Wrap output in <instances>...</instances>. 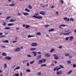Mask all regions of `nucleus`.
I'll use <instances>...</instances> for the list:
<instances>
[{
	"label": "nucleus",
	"instance_id": "49530a36",
	"mask_svg": "<svg viewBox=\"0 0 76 76\" xmlns=\"http://www.w3.org/2000/svg\"><path fill=\"white\" fill-rule=\"evenodd\" d=\"M69 30L68 29L67 30H65V32H69Z\"/></svg>",
	"mask_w": 76,
	"mask_h": 76
},
{
	"label": "nucleus",
	"instance_id": "72a5a7b5",
	"mask_svg": "<svg viewBox=\"0 0 76 76\" xmlns=\"http://www.w3.org/2000/svg\"><path fill=\"white\" fill-rule=\"evenodd\" d=\"M72 72V70H71L69 71L67 73V74H70V73H71Z\"/></svg>",
	"mask_w": 76,
	"mask_h": 76
},
{
	"label": "nucleus",
	"instance_id": "f3484780",
	"mask_svg": "<svg viewBox=\"0 0 76 76\" xmlns=\"http://www.w3.org/2000/svg\"><path fill=\"white\" fill-rule=\"evenodd\" d=\"M36 35H37L40 36V35H41V33L39 32L36 34Z\"/></svg>",
	"mask_w": 76,
	"mask_h": 76
},
{
	"label": "nucleus",
	"instance_id": "7c9ffc66",
	"mask_svg": "<svg viewBox=\"0 0 76 76\" xmlns=\"http://www.w3.org/2000/svg\"><path fill=\"white\" fill-rule=\"evenodd\" d=\"M42 61H43V63H45V62L46 61V59H42Z\"/></svg>",
	"mask_w": 76,
	"mask_h": 76
},
{
	"label": "nucleus",
	"instance_id": "dca6fc26",
	"mask_svg": "<svg viewBox=\"0 0 76 76\" xmlns=\"http://www.w3.org/2000/svg\"><path fill=\"white\" fill-rule=\"evenodd\" d=\"M4 43H9V40H5L2 41Z\"/></svg>",
	"mask_w": 76,
	"mask_h": 76
},
{
	"label": "nucleus",
	"instance_id": "3c124183",
	"mask_svg": "<svg viewBox=\"0 0 76 76\" xmlns=\"http://www.w3.org/2000/svg\"><path fill=\"white\" fill-rule=\"evenodd\" d=\"M41 73L40 72H38L37 73L38 75H41Z\"/></svg>",
	"mask_w": 76,
	"mask_h": 76
},
{
	"label": "nucleus",
	"instance_id": "f03ea898",
	"mask_svg": "<svg viewBox=\"0 0 76 76\" xmlns=\"http://www.w3.org/2000/svg\"><path fill=\"white\" fill-rule=\"evenodd\" d=\"M33 18H36V19H42V17H39V16H37L35 15H33L32 16Z\"/></svg>",
	"mask_w": 76,
	"mask_h": 76
},
{
	"label": "nucleus",
	"instance_id": "f8f14e48",
	"mask_svg": "<svg viewBox=\"0 0 76 76\" xmlns=\"http://www.w3.org/2000/svg\"><path fill=\"white\" fill-rule=\"evenodd\" d=\"M60 26H66V25L63 24V25H61L59 26V28H61V29H62L63 28Z\"/></svg>",
	"mask_w": 76,
	"mask_h": 76
},
{
	"label": "nucleus",
	"instance_id": "4be33fe9",
	"mask_svg": "<svg viewBox=\"0 0 76 76\" xmlns=\"http://www.w3.org/2000/svg\"><path fill=\"white\" fill-rule=\"evenodd\" d=\"M25 10L26 11V12H30V10H29L27 8H26L25 9Z\"/></svg>",
	"mask_w": 76,
	"mask_h": 76
},
{
	"label": "nucleus",
	"instance_id": "13d9d810",
	"mask_svg": "<svg viewBox=\"0 0 76 76\" xmlns=\"http://www.w3.org/2000/svg\"><path fill=\"white\" fill-rule=\"evenodd\" d=\"M3 25H4H4H6V23H3V24H2Z\"/></svg>",
	"mask_w": 76,
	"mask_h": 76
},
{
	"label": "nucleus",
	"instance_id": "5fc2aeb1",
	"mask_svg": "<svg viewBox=\"0 0 76 76\" xmlns=\"http://www.w3.org/2000/svg\"><path fill=\"white\" fill-rule=\"evenodd\" d=\"M62 47L61 46H60L58 47L59 48H60V49H61L62 48Z\"/></svg>",
	"mask_w": 76,
	"mask_h": 76
},
{
	"label": "nucleus",
	"instance_id": "393cba45",
	"mask_svg": "<svg viewBox=\"0 0 76 76\" xmlns=\"http://www.w3.org/2000/svg\"><path fill=\"white\" fill-rule=\"evenodd\" d=\"M20 67L19 66H18L17 68H16L14 70H18V69H20Z\"/></svg>",
	"mask_w": 76,
	"mask_h": 76
},
{
	"label": "nucleus",
	"instance_id": "79ce46f5",
	"mask_svg": "<svg viewBox=\"0 0 76 76\" xmlns=\"http://www.w3.org/2000/svg\"><path fill=\"white\" fill-rule=\"evenodd\" d=\"M50 25H46L45 26V28H47V27H49Z\"/></svg>",
	"mask_w": 76,
	"mask_h": 76
},
{
	"label": "nucleus",
	"instance_id": "58836bf2",
	"mask_svg": "<svg viewBox=\"0 0 76 76\" xmlns=\"http://www.w3.org/2000/svg\"><path fill=\"white\" fill-rule=\"evenodd\" d=\"M26 71L27 72H31V71L30 70V69H26Z\"/></svg>",
	"mask_w": 76,
	"mask_h": 76
},
{
	"label": "nucleus",
	"instance_id": "412c9836",
	"mask_svg": "<svg viewBox=\"0 0 76 76\" xmlns=\"http://www.w3.org/2000/svg\"><path fill=\"white\" fill-rule=\"evenodd\" d=\"M35 37V36H31L30 35H29L28 36V38H31V37Z\"/></svg>",
	"mask_w": 76,
	"mask_h": 76
},
{
	"label": "nucleus",
	"instance_id": "338daca9",
	"mask_svg": "<svg viewBox=\"0 0 76 76\" xmlns=\"http://www.w3.org/2000/svg\"><path fill=\"white\" fill-rule=\"evenodd\" d=\"M26 60H25L24 61H23V63H25V62H26Z\"/></svg>",
	"mask_w": 76,
	"mask_h": 76
},
{
	"label": "nucleus",
	"instance_id": "69168bd1",
	"mask_svg": "<svg viewBox=\"0 0 76 76\" xmlns=\"http://www.w3.org/2000/svg\"><path fill=\"white\" fill-rule=\"evenodd\" d=\"M56 13L57 15H58V11H57V12H56Z\"/></svg>",
	"mask_w": 76,
	"mask_h": 76
},
{
	"label": "nucleus",
	"instance_id": "a878e982",
	"mask_svg": "<svg viewBox=\"0 0 76 76\" xmlns=\"http://www.w3.org/2000/svg\"><path fill=\"white\" fill-rule=\"evenodd\" d=\"M5 29L6 30L7 29H10V28L5 27Z\"/></svg>",
	"mask_w": 76,
	"mask_h": 76
},
{
	"label": "nucleus",
	"instance_id": "37998d69",
	"mask_svg": "<svg viewBox=\"0 0 76 76\" xmlns=\"http://www.w3.org/2000/svg\"><path fill=\"white\" fill-rule=\"evenodd\" d=\"M54 51V49H51V50H50V53H52L53 51Z\"/></svg>",
	"mask_w": 76,
	"mask_h": 76
},
{
	"label": "nucleus",
	"instance_id": "ddd939ff",
	"mask_svg": "<svg viewBox=\"0 0 76 76\" xmlns=\"http://www.w3.org/2000/svg\"><path fill=\"white\" fill-rule=\"evenodd\" d=\"M32 53L33 54H34V56L35 57H36V56H37V53L33 51L32 52Z\"/></svg>",
	"mask_w": 76,
	"mask_h": 76
},
{
	"label": "nucleus",
	"instance_id": "7ed1b4c3",
	"mask_svg": "<svg viewBox=\"0 0 76 76\" xmlns=\"http://www.w3.org/2000/svg\"><path fill=\"white\" fill-rule=\"evenodd\" d=\"M42 56L41 55H39L37 56L36 59L39 60V59H41Z\"/></svg>",
	"mask_w": 76,
	"mask_h": 76
},
{
	"label": "nucleus",
	"instance_id": "2eb2a0df",
	"mask_svg": "<svg viewBox=\"0 0 76 76\" xmlns=\"http://www.w3.org/2000/svg\"><path fill=\"white\" fill-rule=\"evenodd\" d=\"M23 14L25 16H26V15H29V14L27 13L26 12H23Z\"/></svg>",
	"mask_w": 76,
	"mask_h": 76
},
{
	"label": "nucleus",
	"instance_id": "39448f33",
	"mask_svg": "<svg viewBox=\"0 0 76 76\" xmlns=\"http://www.w3.org/2000/svg\"><path fill=\"white\" fill-rule=\"evenodd\" d=\"M63 19L64 20H66V22L69 21V20H70V19L68 18L67 17H65L63 18Z\"/></svg>",
	"mask_w": 76,
	"mask_h": 76
},
{
	"label": "nucleus",
	"instance_id": "f704fd0d",
	"mask_svg": "<svg viewBox=\"0 0 76 76\" xmlns=\"http://www.w3.org/2000/svg\"><path fill=\"white\" fill-rule=\"evenodd\" d=\"M28 7L30 9H32V6H31L29 5L28 6Z\"/></svg>",
	"mask_w": 76,
	"mask_h": 76
},
{
	"label": "nucleus",
	"instance_id": "9d476101",
	"mask_svg": "<svg viewBox=\"0 0 76 76\" xmlns=\"http://www.w3.org/2000/svg\"><path fill=\"white\" fill-rule=\"evenodd\" d=\"M5 59H6V60H11V57L8 56L7 57H5Z\"/></svg>",
	"mask_w": 76,
	"mask_h": 76
},
{
	"label": "nucleus",
	"instance_id": "774afa93",
	"mask_svg": "<svg viewBox=\"0 0 76 76\" xmlns=\"http://www.w3.org/2000/svg\"><path fill=\"white\" fill-rule=\"evenodd\" d=\"M8 34H9V33H5V35H7Z\"/></svg>",
	"mask_w": 76,
	"mask_h": 76
},
{
	"label": "nucleus",
	"instance_id": "e2e57ef3",
	"mask_svg": "<svg viewBox=\"0 0 76 76\" xmlns=\"http://www.w3.org/2000/svg\"><path fill=\"white\" fill-rule=\"evenodd\" d=\"M27 66H29V63H27Z\"/></svg>",
	"mask_w": 76,
	"mask_h": 76
},
{
	"label": "nucleus",
	"instance_id": "20e7f679",
	"mask_svg": "<svg viewBox=\"0 0 76 76\" xmlns=\"http://www.w3.org/2000/svg\"><path fill=\"white\" fill-rule=\"evenodd\" d=\"M53 56H55L54 57V59L55 60H58V57L56 55L54 54L53 55Z\"/></svg>",
	"mask_w": 76,
	"mask_h": 76
},
{
	"label": "nucleus",
	"instance_id": "b1692460",
	"mask_svg": "<svg viewBox=\"0 0 76 76\" xmlns=\"http://www.w3.org/2000/svg\"><path fill=\"white\" fill-rule=\"evenodd\" d=\"M29 27H30V26L29 25H26L25 28H29Z\"/></svg>",
	"mask_w": 76,
	"mask_h": 76
},
{
	"label": "nucleus",
	"instance_id": "6ab92c4d",
	"mask_svg": "<svg viewBox=\"0 0 76 76\" xmlns=\"http://www.w3.org/2000/svg\"><path fill=\"white\" fill-rule=\"evenodd\" d=\"M54 31V29L52 28V29H50L49 30V32H51L52 31Z\"/></svg>",
	"mask_w": 76,
	"mask_h": 76
},
{
	"label": "nucleus",
	"instance_id": "6e6552de",
	"mask_svg": "<svg viewBox=\"0 0 76 76\" xmlns=\"http://www.w3.org/2000/svg\"><path fill=\"white\" fill-rule=\"evenodd\" d=\"M20 48H16L15 50V51H20Z\"/></svg>",
	"mask_w": 76,
	"mask_h": 76
},
{
	"label": "nucleus",
	"instance_id": "8fccbe9b",
	"mask_svg": "<svg viewBox=\"0 0 76 76\" xmlns=\"http://www.w3.org/2000/svg\"><path fill=\"white\" fill-rule=\"evenodd\" d=\"M73 66L74 67H76V64H73Z\"/></svg>",
	"mask_w": 76,
	"mask_h": 76
},
{
	"label": "nucleus",
	"instance_id": "0e129e2a",
	"mask_svg": "<svg viewBox=\"0 0 76 76\" xmlns=\"http://www.w3.org/2000/svg\"><path fill=\"white\" fill-rule=\"evenodd\" d=\"M1 47H2V48H6V47L4 46H1Z\"/></svg>",
	"mask_w": 76,
	"mask_h": 76
},
{
	"label": "nucleus",
	"instance_id": "6e6d98bb",
	"mask_svg": "<svg viewBox=\"0 0 76 76\" xmlns=\"http://www.w3.org/2000/svg\"><path fill=\"white\" fill-rule=\"evenodd\" d=\"M37 53L38 54H41V52H38Z\"/></svg>",
	"mask_w": 76,
	"mask_h": 76
},
{
	"label": "nucleus",
	"instance_id": "09e8293b",
	"mask_svg": "<svg viewBox=\"0 0 76 76\" xmlns=\"http://www.w3.org/2000/svg\"><path fill=\"white\" fill-rule=\"evenodd\" d=\"M72 33V31H71L69 33H66V35H69V34H70V33Z\"/></svg>",
	"mask_w": 76,
	"mask_h": 76
},
{
	"label": "nucleus",
	"instance_id": "a19ab883",
	"mask_svg": "<svg viewBox=\"0 0 76 76\" xmlns=\"http://www.w3.org/2000/svg\"><path fill=\"white\" fill-rule=\"evenodd\" d=\"M60 1L61 2L62 4H63V3H64V1L63 0H61Z\"/></svg>",
	"mask_w": 76,
	"mask_h": 76
},
{
	"label": "nucleus",
	"instance_id": "4d7b16f0",
	"mask_svg": "<svg viewBox=\"0 0 76 76\" xmlns=\"http://www.w3.org/2000/svg\"><path fill=\"white\" fill-rule=\"evenodd\" d=\"M56 69H57V68H55L53 69L54 71H56Z\"/></svg>",
	"mask_w": 76,
	"mask_h": 76
},
{
	"label": "nucleus",
	"instance_id": "423d86ee",
	"mask_svg": "<svg viewBox=\"0 0 76 76\" xmlns=\"http://www.w3.org/2000/svg\"><path fill=\"white\" fill-rule=\"evenodd\" d=\"M56 73L57 75H61V73H62V71H58Z\"/></svg>",
	"mask_w": 76,
	"mask_h": 76
},
{
	"label": "nucleus",
	"instance_id": "9b49d317",
	"mask_svg": "<svg viewBox=\"0 0 76 76\" xmlns=\"http://www.w3.org/2000/svg\"><path fill=\"white\" fill-rule=\"evenodd\" d=\"M50 54H48V53H46L45 55L46 57H50Z\"/></svg>",
	"mask_w": 76,
	"mask_h": 76
},
{
	"label": "nucleus",
	"instance_id": "2f4dec72",
	"mask_svg": "<svg viewBox=\"0 0 76 76\" xmlns=\"http://www.w3.org/2000/svg\"><path fill=\"white\" fill-rule=\"evenodd\" d=\"M47 66V64H42L41 66V67H43L44 66Z\"/></svg>",
	"mask_w": 76,
	"mask_h": 76
},
{
	"label": "nucleus",
	"instance_id": "1a4fd4ad",
	"mask_svg": "<svg viewBox=\"0 0 76 76\" xmlns=\"http://www.w3.org/2000/svg\"><path fill=\"white\" fill-rule=\"evenodd\" d=\"M15 25V24L13 23H10L7 24V26H13Z\"/></svg>",
	"mask_w": 76,
	"mask_h": 76
},
{
	"label": "nucleus",
	"instance_id": "052dcab7",
	"mask_svg": "<svg viewBox=\"0 0 76 76\" xmlns=\"http://www.w3.org/2000/svg\"><path fill=\"white\" fill-rule=\"evenodd\" d=\"M18 42L17 41H13V43H15V42Z\"/></svg>",
	"mask_w": 76,
	"mask_h": 76
},
{
	"label": "nucleus",
	"instance_id": "cd10ccee",
	"mask_svg": "<svg viewBox=\"0 0 76 76\" xmlns=\"http://www.w3.org/2000/svg\"><path fill=\"white\" fill-rule=\"evenodd\" d=\"M67 63H68V64H70V63H72V62L71 61H67Z\"/></svg>",
	"mask_w": 76,
	"mask_h": 76
},
{
	"label": "nucleus",
	"instance_id": "680f3d73",
	"mask_svg": "<svg viewBox=\"0 0 76 76\" xmlns=\"http://www.w3.org/2000/svg\"><path fill=\"white\" fill-rule=\"evenodd\" d=\"M9 18H10V17H7L6 19H9Z\"/></svg>",
	"mask_w": 76,
	"mask_h": 76
},
{
	"label": "nucleus",
	"instance_id": "bf43d9fd",
	"mask_svg": "<svg viewBox=\"0 0 76 76\" xmlns=\"http://www.w3.org/2000/svg\"><path fill=\"white\" fill-rule=\"evenodd\" d=\"M69 58H72V56H69Z\"/></svg>",
	"mask_w": 76,
	"mask_h": 76
},
{
	"label": "nucleus",
	"instance_id": "e433bc0d",
	"mask_svg": "<svg viewBox=\"0 0 76 76\" xmlns=\"http://www.w3.org/2000/svg\"><path fill=\"white\" fill-rule=\"evenodd\" d=\"M6 37V35H2L0 37V38H3V37Z\"/></svg>",
	"mask_w": 76,
	"mask_h": 76
},
{
	"label": "nucleus",
	"instance_id": "c03bdc74",
	"mask_svg": "<svg viewBox=\"0 0 76 76\" xmlns=\"http://www.w3.org/2000/svg\"><path fill=\"white\" fill-rule=\"evenodd\" d=\"M9 6H15V4H10L9 5Z\"/></svg>",
	"mask_w": 76,
	"mask_h": 76
},
{
	"label": "nucleus",
	"instance_id": "603ef678",
	"mask_svg": "<svg viewBox=\"0 0 76 76\" xmlns=\"http://www.w3.org/2000/svg\"><path fill=\"white\" fill-rule=\"evenodd\" d=\"M68 39H69V37H66L65 39V40L66 41H67V40H68Z\"/></svg>",
	"mask_w": 76,
	"mask_h": 76
},
{
	"label": "nucleus",
	"instance_id": "0eeeda50",
	"mask_svg": "<svg viewBox=\"0 0 76 76\" xmlns=\"http://www.w3.org/2000/svg\"><path fill=\"white\" fill-rule=\"evenodd\" d=\"M39 14L41 15H43V16H45V13L43 11L40 12H39Z\"/></svg>",
	"mask_w": 76,
	"mask_h": 76
},
{
	"label": "nucleus",
	"instance_id": "aec40b11",
	"mask_svg": "<svg viewBox=\"0 0 76 76\" xmlns=\"http://www.w3.org/2000/svg\"><path fill=\"white\" fill-rule=\"evenodd\" d=\"M2 55V56H5V57L6 56V54L5 53H3Z\"/></svg>",
	"mask_w": 76,
	"mask_h": 76
},
{
	"label": "nucleus",
	"instance_id": "864d4df0",
	"mask_svg": "<svg viewBox=\"0 0 76 76\" xmlns=\"http://www.w3.org/2000/svg\"><path fill=\"white\" fill-rule=\"evenodd\" d=\"M15 76H19V74H15Z\"/></svg>",
	"mask_w": 76,
	"mask_h": 76
},
{
	"label": "nucleus",
	"instance_id": "a211bd4d",
	"mask_svg": "<svg viewBox=\"0 0 76 76\" xmlns=\"http://www.w3.org/2000/svg\"><path fill=\"white\" fill-rule=\"evenodd\" d=\"M70 41H72L73 39V37L72 36H71L70 37Z\"/></svg>",
	"mask_w": 76,
	"mask_h": 76
},
{
	"label": "nucleus",
	"instance_id": "ea45409f",
	"mask_svg": "<svg viewBox=\"0 0 76 76\" xmlns=\"http://www.w3.org/2000/svg\"><path fill=\"white\" fill-rule=\"evenodd\" d=\"M27 57H31L32 56L30 55H27Z\"/></svg>",
	"mask_w": 76,
	"mask_h": 76
},
{
	"label": "nucleus",
	"instance_id": "5701e85b",
	"mask_svg": "<svg viewBox=\"0 0 76 76\" xmlns=\"http://www.w3.org/2000/svg\"><path fill=\"white\" fill-rule=\"evenodd\" d=\"M65 56L66 57H67V56H69V53H65Z\"/></svg>",
	"mask_w": 76,
	"mask_h": 76
},
{
	"label": "nucleus",
	"instance_id": "de8ad7c7",
	"mask_svg": "<svg viewBox=\"0 0 76 76\" xmlns=\"http://www.w3.org/2000/svg\"><path fill=\"white\" fill-rule=\"evenodd\" d=\"M61 68L60 67H59L57 69H56V71H58V70H60V69H61Z\"/></svg>",
	"mask_w": 76,
	"mask_h": 76
},
{
	"label": "nucleus",
	"instance_id": "a18cd8bd",
	"mask_svg": "<svg viewBox=\"0 0 76 76\" xmlns=\"http://www.w3.org/2000/svg\"><path fill=\"white\" fill-rule=\"evenodd\" d=\"M59 66L60 67H61V68H62V69H64V67L61 65H60Z\"/></svg>",
	"mask_w": 76,
	"mask_h": 76
},
{
	"label": "nucleus",
	"instance_id": "bb28decb",
	"mask_svg": "<svg viewBox=\"0 0 76 76\" xmlns=\"http://www.w3.org/2000/svg\"><path fill=\"white\" fill-rule=\"evenodd\" d=\"M35 50H36V48H32L30 49L31 51H34Z\"/></svg>",
	"mask_w": 76,
	"mask_h": 76
},
{
	"label": "nucleus",
	"instance_id": "4c0bfd02",
	"mask_svg": "<svg viewBox=\"0 0 76 76\" xmlns=\"http://www.w3.org/2000/svg\"><path fill=\"white\" fill-rule=\"evenodd\" d=\"M34 15L36 16H39V13H36L34 14Z\"/></svg>",
	"mask_w": 76,
	"mask_h": 76
},
{
	"label": "nucleus",
	"instance_id": "f257e3e1",
	"mask_svg": "<svg viewBox=\"0 0 76 76\" xmlns=\"http://www.w3.org/2000/svg\"><path fill=\"white\" fill-rule=\"evenodd\" d=\"M37 45L38 43H37L34 42L31 44V45L32 47H37Z\"/></svg>",
	"mask_w": 76,
	"mask_h": 76
},
{
	"label": "nucleus",
	"instance_id": "473e14b6",
	"mask_svg": "<svg viewBox=\"0 0 76 76\" xmlns=\"http://www.w3.org/2000/svg\"><path fill=\"white\" fill-rule=\"evenodd\" d=\"M4 68H7V65L6 64H4Z\"/></svg>",
	"mask_w": 76,
	"mask_h": 76
},
{
	"label": "nucleus",
	"instance_id": "c756f323",
	"mask_svg": "<svg viewBox=\"0 0 76 76\" xmlns=\"http://www.w3.org/2000/svg\"><path fill=\"white\" fill-rule=\"evenodd\" d=\"M34 62L35 61H33L30 62V64H33Z\"/></svg>",
	"mask_w": 76,
	"mask_h": 76
},
{
	"label": "nucleus",
	"instance_id": "c85d7f7f",
	"mask_svg": "<svg viewBox=\"0 0 76 76\" xmlns=\"http://www.w3.org/2000/svg\"><path fill=\"white\" fill-rule=\"evenodd\" d=\"M15 20H12V19H11L10 20V22H15Z\"/></svg>",
	"mask_w": 76,
	"mask_h": 76
},
{
	"label": "nucleus",
	"instance_id": "4468645a",
	"mask_svg": "<svg viewBox=\"0 0 76 76\" xmlns=\"http://www.w3.org/2000/svg\"><path fill=\"white\" fill-rule=\"evenodd\" d=\"M43 63V61L42 60H39L38 62V64H41Z\"/></svg>",
	"mask_w": 76,
	"mask_h": 76
},
{
	"label": "nucleus",
	"instance_id": "c9c22d12",
	"mask_svg": "<svg viewBox=\"0 0 76 76\" xmlns=\"http://www.w3.org/2000/svg\"><path fill=\"white\" fill-rule=\"evenodd\" d=\"M70 21H72V22H74V20H73V19L71 18L70 19Z\"/></svg>",
	"mask_w": 76,
	"mask_h": 76
}]
</instances>
